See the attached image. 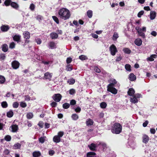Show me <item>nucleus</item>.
Wrapping results in <instances>:
<instances>
[{
    "label": "nucleus",
    "instance_id": "b1692460",
    "mask_svg": "<svg viewBox=\"0 0 157 157\" xmlns=\"http://www.w3.org/2000/svg\"><path fill=\"white\" fill-rule=\"evenodd\" d=\"M50 48L53 49L56 48V45L54 42L53 41L50 42L49 44Z\"/></svg>",
    "mask_w": 157,
    "mask_h": 157
},
{
    "label": "nucleus",
    "instance_id": "a878e982",
    "mask_svg": "<svg viewBox=\"0 0 157 157\" xmlns=\"http://www.w3.org/2000/svg\"><path fill=\"white\" fill-rule=\"evenodd\" d=\"M33 157H38L41 155V153L40 151H35L33 153Z\"/></svg>",
    "mask_w": 157,
    "mask_h": 157
},
{
    "label": "nucleus",
    "instance_id": "f257e3e1",
    "mask_svg": "<svg viewBox=\"0 0 157 157\" xmlns=\"http://www.w3.org/2000/svg\"><path fill=\"white\" fill-rule=\"evenodd\" d=\"M58 14L60 17L64 20L68 19L71 16L69 10L65 8L60 9L58 11Z\"/></svg>",
    "mask_w": 157,
    "mask_h": 157
},
{
    "label": "nucleus",
    "instance_id": "4468645a",
    "mask_svg": "<svg viewBox=\"0 0 157 157\" xmlns=\"http://www.w3.org/2000/svg\"><path fill=\"white\" fill-rule=\"evenodd\" d=\"M53 141L56 143H58L60 142L61 138L58 136L57 135L55 136H54L53 139Z\"/></svg>",
    "mask_w": 157,
    "mask_h": 157
},
{
    "label": "nucleus",
    "instance_id": "2eb2a0df",
    "mask_svg": "<svg viewBox=\"0 0 157 157\" xmlns=\"http://www.w3.org/2000/svg\"><path fill=\"white\" fill-rule=\"evenodd\" d=\"M150 18L151 20H153L155 19L156 16V13L154 11H151L150 13Z\"/></svg>",
    "mask_w": 157,
    "mask_h": 157
},
{
    "label": "nucleus",
    "instance_id": "ea45409f",
    "mask_svg": "<svg viewBox=\"0 0 157 157\" xmlns=\"http://www.w3.org/2000/svg\"><path fill=\"white\" fill-rule=\"evenodd\" d=\"M4 139L7 141H10L11 140V137L9 135H7L4 137Z\"/></svg>",
    "mask_w": 157,
    "mask_h": 157
},
{
    "label": "nucleus",
    "instance_id": "a19ab883",
    "mask_svg": "<svg viewBox=\"0 0 157 157\" xmlns=\"http://www.w3.org/2000/svg\"><path fill=\"white\" fill-rule=\"evenodd\" d=\"M1 106L3 108H6L8 107V104L6 101H4L1 103Z\"/></svg>",
    "mask_w": 157,
    "mask_h": 157
},
{
    "label": "nucleus",
    "instance_id": "e2e57ef3",
    "mask_svg": "<svg viewBox=\"0 0 157 157\" xmlns=\"http://www.w3.org/2000/svg\"><path fill=\"white\" fill-rule=\"evenodd\" d=\"M101 145L103 149H105L107 148V145L106 143H101Z\"/></svg>",
    "mask_w": 157,
    "mask_h": 157
},
{
    "label": "nucleus",
    "instance_id": "9b49d317",
    "mask_svg": "<svg viewBox=\"0 0 157 157\" xmlns=\"http://www.w3.org/2000/svg\"><path fill=\"white\" fill-rule=\"evenodd\" d=\"M149 138L146 135H144L143 137V142L145 144H147L149 140Z\"/></svg>",
    "mask_w": 157,
    "mask_h": 157
},
{
    "label": "nucleus",
    "instance_id": "72a5a7b5",
    "mask_svg": "<svg viewBox=\"0 0 157 157\" xmlns=\"http://www.w3.org/2000/svg\"><path fill=\"white\" fill-rule=\"evenodd\" d=\"M107 105L106 103L104 102H102L100 104V106L101 108L102 109L105 108L106 107Z\"/></svg>",
    "mask_w": 157,
    "mask_h": 157
},
{
    "label": "nucleus",
    "instance_id": "13d9d810",
    "mask_svg": "<svg viewBox=\"0 0 157 157\" xmlns=\"http://www.w3.org/2000/svg\"><path fill=\"white\" fill-rule=\"evenodd\" d=\"M81 108L78 106L75 109V112L78 113H80L81 111Z\"/></svg>",
    "mask_w": 157,
    "mask_h": 157
},
{
    "label": "nucleus",
    "instance_id": "dca6fc26",
    "mask_svg": "<svg viewBox=\"0 0 157 157\" xmlns=\"http://www.w3.org/2000/svg\"><path fill=\"white\" fill-rule=\"evenodd\" d=\"M50 36L52 39H57L58 36L56 33L52 32L50 34Z\"/></svg>",
    "mask_w": 157,
    "mask_h": 157
},
{
    "label": "nucleus",
    "instance_id": "5fc2aeb1",
    "mask_svg": "<svg viewBox=\"0 0 157 157\" xmlns=\"http://www.w3.org/2000/svg\"><path fill=\"white\" fill-rule=\"evenodd\" d=\"M144 13V11L143 10H141L137 14V16L139 17H141L142 15H143Z\"/></svg>",
    "mask_w": 157,
    "mask_h": 157
},
{
    "label": "nucleus",
    "instance_id": "58836bf2",
    "mask_svg": "<svg viewBox=\"0 0 157 157\" xmlns=\"http://www.w3.org/2000/svg\"><path fill=\"white\" fill-rule=\"evenodd\" d=\"M125 68L126 70L128 71H130L131 70V66L130 64H126L125 66Z\"/></svg>",
    "mask_w": 157,
    "mask_h": 157
},
{
    "label": "nucleus",
    "instance_id": "423d86ee",
    "mask_svg": "<svg viewBox=\"0 0 157 157\" xmlns=\"http://www.w3.org/2000/svg\"><path fill=\"white\" fill-rule=\"evenodd\" d=\"M23 35L24 36V38L26 40V41H27V43H28L29 41H28L27 40L29 39L30 38V36L29 32L28 31L24 32L23 33Z\"/></svg>",
    "mask_w": 157,
    "mask_h": 157
},
{
    "label": "nucleus",
    "instance_id": "9d476101",
    "mask_svg": "<svg viewBox=\"0 0 157 157\" xmlns=\"http://www.w3.org/2000/svg\"><path fill=\"white\" fill-rule=\"evenodd\" d=\"M0 28L2 32H6L9 30L10 27L8 25H3Z\"/></svg>",
    "mask_w": 157,
    "mask_h": 157
},
{
    "label": "nucleus",
    "instance_id": "49530a36",
    "mask_svg": "<svg viewBox=\"0 0 157 157\" xmlns=\"http://www.w3.org/2000/svg\"><path fill=\"white\" fill-rule=\"evenodd\" d=\"M39 142L42 144L43 143L45 140L44 137H41L39 139Z\"/></svg>",
    "mask_w": 157,
    "mask_h": 157
},
{
    "label": "nucleus",
    "instance_id": "c03bdc74",
    "mask_svg": "<svg viewBox=\"0 0 157 157\" xmlns=\"http://www.w3.org/2000/svg\"><path fill=\"white\" fill-rule=\"evenodd\" d=\"M79 59L82 60H86L87 59V58L86 56L84 55H81L79 57Z\"/></svg>",
    "mask_w": 157,
    "mask_h": 157
},
{
    "label": "nucleus",
    "instance_id": "ddd939ff",
    "mask_svg": "<svg viewBox=\"0 0 157 157\" xmlns=\"http://www.w3.org/2000/svg\"><path fill=\"white\" fill-rule=\"evenodd\" d=\"M135 91L134 89L132 88H130L128 91V94L130 96H133L134 95Z\"/></svg>",
    "mask_w": 157,
    "mask_h": 157
},
{
    "label": "nucleus",
    "instance_id": "bf43d9fd",
    "mask_svg": "<svg viewBox=\"0 0 157 157\" xmlns=\"http://www.w3.org/2000/svg\"><path fill=\"white\" fill-rule=\"evenodd\" d=\"M35 8V6L32 3L30 4L29 8L32 11H33L34 10Z\"/></svg>",
    "mask_w": 157,
    "mask_h": 157
},
{
    "label": "nucleus",
    "instance_id": "680f3d73",
    "mask_svg": "<svg viewBox=\"0 0 157 157\" xmlns=\"http://www.w3.org/2000/svg\"><path fill=\"white\" fill-rule=\"evenodd\" d=\"M69 93L71 95L74 94L75 93V90L74 89H72L69 90Z\"/></svg>",
    "mask_w": 157,
    "mask_h": 157
},
{
    "label": "nucleus",
    "instance_id": "bb28decb",
    "mask_svg": "<svg viewBox=\"0 0 157 157\" xmlns=\"http://www.w3.org/2000/svg\"><path fill=\"white\" fill-rule=\"evenodd\" d=\"M11 6L15 9H17L19 7V5L14 2H12L11 3Z\"/></svg>",
    "mask_w": 157,
    "mask_h": 157
},
{
    "label": "nucleus",
    "instance_id": "603ef678",
    "mask_svg": "<svg viewBox=\"0 0 157 157\" xmlns=\"http://www.w3.org/2000/svg\"><path fill=\"white\" fill-rule=\"evenodd\" d=\"M57 105V103L56 101H53L50 104V105L52 108L56 107Z\"/></svg>",
    "mask_w": 157,
    "mask_h": 157
},
{
    "label": "nucleus",
    "instance_id": "473e14b6",
    "mask_svg": "<svg viewBox=\"0 0 157 157\" xmlns=\"http://www.w3.org/2000/svg\"><path fill=\"white\" fill-rule=\"evenodd\" d=\"M70 104L67 103H65L63 105V109H67L69 108Z\"/></svg>",
    "mask_w": 157,
    "mask_h": 157
},
{
    "label": "nucleus",
    "instance_id": "774afa93",
    "mask_svg": "<svg viewBox=\"0 0 157 157\" xmlns=\"http://www.w3.org/2000/svg\"><path fill=\"white\" fill-rule=\"evenodd\" d=\"M115 84H113L112 82L110 83L107 86V88L110 87H114Z\"/></svg>",
    "mask_w": 157,
    "mask_h": 157
},
{
    "label": "nucleus",
    "instance_id": "39448f33",
    "mask_svg": "<svg viewBox=\"0 0 157 157\" xmlns=\"http://www.w3.org/2000/svg\"><path fill=\"white\" fill-rule=\"evenodd\" d=\"M20 65V63L16 60L13 61L11 63L12 67L14 69H17L19 67Z\"/></svg>",
    "mask_w": 157,
    "mask_h": 157
},
{
    "label": "nucleus",
    "instance_id": "cd10ccee",
    "mask_svg": "<svg viewBox=\"0 0 157 157\" xmlns=\"http://www.w3.org/2000/svg\"><path fill=\"white\" fill-rule=\"evenodd\" d=\"M13 146L15 149H20L21 148V145L20 144L17 143L15 144Z\"/></svg>",
    "mask_w": 157,
    "mask_h": 157
},
{
    "label": "nucleus",
    "instance_id": "1a4fd4ad",
    "mask_svg": "<svg viewBox=\"0 0 157 157\" xmlns=\"http://www.w3.org/2000/svg\"><path fill=\"white\" fill-rule=\"evenodd\" d=\"M13 38L14 41L19 42L20 41L21 36L20 35L16 34L13 37Z\"/></svg>",
    "mask_w": 157,
    "mask_h": 157
},
{
    "label": "nucleus",
    "instance_id": "f704fd0d",
    "mask_svg": "<svg viewBox=\"0 0 157 157\" xmlns=\"http://www.w3.org/2000/svg\"><path fill=\"white\" fill-rule=\"evenodd\" d=\"M11 2L12 1L11 0H6L4 2V4L6 6H8L10 5H11Z\"/></svg>",
    "mask_w": 157,
    "mask_h": 157
},
{
    "label": "nucleus",
    "instance_id": "4be33fe9",
    "mask_svg": "<svg viewBox=\"0 0 157 157\" xmlns=\"http://www.w3.org/2000/svg\"><path fill=\"white\" fill-rule=\"evenodd\" d=\"M2 50L4 52H6L8 50V46L6 44H3L2 45Z\"/></svg>",
    "mask_w": 157,
    "mask_h": 157
},
{
    "label": "nucleus",
    "instance_id": "a18cd8bd",
    "mask_svg": "<svg viewBox=\"0 0 157 157\" xmlns=\"http://www.w3.org/2000/svg\"><path fill=\"white\" fill-rule=\"evenodd\" d=\"M6 55L4 53H1L0 54V59L1 60H4L6 58Z\"/></svg>",
    "mask_w": 157,
    "mask_h": 157
},
{
    "label": "nucleus",
    "instance_id": "2f4dec72",
    "mask_svg": "<svg viewBox=\"0 0 157 157\" xmlns=\"http://www.w3.org/2000/svg\"><path fill=\"white\" fill-rule=\"evenodd\" d=\"M75 82V80L73 78H71L69 79L67 81V82L69 83L70 85H73Z\"/></svg>",
    "mask_w": 157,
    "mask_h": 157
},
{
    "label": "nucleus",
    "instance_id": "0eeeda50",
    "mask_svg": "<svg viewBox=\"0 0 157 157\" xmlns=\"http://www.w3.org/2000/svg\"><path fill=\"white\" fill-rule=\"evenodd\" d=\"M88 147L90 150L93 151H95L97 145L93 143H91L90 145H88Z\"/></svg>",
    "mask_w": 157,
    "mask_h": 157
},
{
    "label": "nucleus",
    "instance_id": "7ed1b4c3",
    "mask_svg": "<svg viewBox=\"0 0 157 157\" xmlns=\"http://www.w3.org/2000/svg\"><path fill=\"white\" fill-rule=\"evenodd\" d=\"M109 50L111 54L113 56H115L118 52L116 46L114 44H112L110 46Z\"/></svg>",
    "mask_w": 157,
    "mask_h": 157
},
{
    "label": "nucleus",
    "instance_id": "8fccbe9b",
    "mask_svg": "<svg viewBox=\"0 0 157 157\" xmlns=\"http://www.w3.org/2000/svg\"><path fill=\"white\" fill-rule=\"evenodd\" d=\"M15 44L14 42L10 43L9 45V48L11 49L14 48L15 47Z\"/></svg>",
    "mask_w": 157,
    "mask_h": 157
},
{
    "label": "nucleus",
    "instance_id": "a211bd4d",
    "mask_svg": "<svg viewBox=\"0 0 157 157\" xmlns=\"http://www.w3.org/2000/svg\"><path fill=\"white\" fill-rule=\"evenodd\" d=\"M44 77L46 79H48L50 80H51L52 75L48 72H46L44 75Z\"/></svg>",
    "mask_w": 157,
    "mask_h": 157
},
{
    "label": "nucleus",
    "instance_id": "5701e85b",
    "mask_svg": "<svg viewBox=\"0 0 157 157\" xmlns=\"http://www.w3.org/2000/svg\"><path fill=\"white\" fill-rule=\"evenodd\" d=\"M86 123L87 126H91L93 124L94 121L91 119L89 118L86 121Z\"/></svg>",
    "mask_w": 157,
    "mask_h": 157
},
{
    "label": "nucleus",
    "instance_id": "c85d7f7f",
    "mask_svg": "<svg viewBox=\"0 0 157 157\" xmlns=\"http://www.w3.org/2000/svg\"><path fill=\"white\" fill-rule=\"evenodd\" d=\"M124 53L127 54H129L131 52V50L128 48H124L123 50Z\"/></svg>",
    "mask_w": 157,
    "mask_h": 157
},
{
    "label": "nucleus",
    "instance_id": "393cba45",
    "mask_svg": "<svg viewBox=\"0 0 157 157\" xmlns=\"http://www.w3.org/2000/svg\"><path fill=\"white\" fill-rule=\"evenodd\" d=\"M96 155V153L94 152H89L87 153L86 157H94Z\"/></svg>",
    "mask_w": 157,
    "mask_h": 157
},
{
    "label": "nucleus",
    "instance_id": "4d7b16f0",
    "mask_svg": "<svg viewBox=\"0 0 157 157\" xmlns=\"http://www.w3.org/2000/svg\"><path fill=\"white\" fill-rule=\"evenodd\" d=\"M76 104V101L75 100L72 99L70 101V105H74Z\"/></svg>",
    "mask_w": 157,
    "mask_h": 157
},
{
    "label": "nucleus",
    "instance_id": "c9c22d12",
    "mask_svg": "<svg viewBox=\"0 0 157 157\" xmlns=\"http://www.w3.org/2000/svg\"><path fill=\"white\" fill-rule=\"evenodd\" d=\"M33 117V114L32 113L29 112L27 113L26 117L27 119H31Z\"/></svg>",
    "mask_w": 157,
    "mask_h": 157
},
{
    "label": "nucleus",
    "instance_id": "864d4df0",
    "mask_svg": "<svg viewBox=\"0 0 157 157\" xmlns=\"http://www.w3.org/2000/svg\"><path fill=\"white\" fill-rule=\"evenodd\" d=\"M72 61V59L70 57H68L66 59V63L67 64L70 63Z\"/></svg>",
    "mask_w": 157,
    "mask_h": 157
},
{
    "label": "nucleus",
    "instance_id": "37998d69",
    "mask_svg": "<svg viewBox=\"0 0 157 157\" xmlns=\"http://www.w3.org/2000/svg\"><path fill=\"white\" fill-rule=\"evenodd\" d=\"M52 18L54 21L57 24L59 23V21L58 18L56 16H52Z\"/></svg>",
    "mask_w": 157,
    "mask_h": 157
},
{
    "label": "nucleus",
    "instance_id": "052dcab7",
    "mask_svg": "<svg viewBox=\"0 0 157 157\" xmlns=\"http://www.w3.org/2000/svg\"><path fill=\"white\" fill-rule=\"evenodd\" d=\"M94 70L95 72L98 73L101 72L100 70L97 67H94Z\"/></svg>",
    "mask_w": 157,
    "mask_h": 157
},
{
    "label": "nucleus",
    "instance_id": "338daca9",
    "mask_svg": "<svg viewBox=\"0 0 157 157\" xmlns=\"http://www.w3.org/2000/svg\"><path fill=\"white\" fill-rule=\"evenodd\" d=\"M55 153V151L53 150H50L49 151V154L50 155L52 156Z\"/></svg>",
    "mask_w": 157,
    "mask_h": 157
},
{
    "label": "nucleus",
    "instance_id": "6ab92c4d",
    "mask_svg": "<svg viewBox=\"0 0 157 157\" xmlns=\"http://www.w3.org/2000/svg\"><path fill=\"white\" fill-rule=\"evenodd\" d=\"M142 40L140 39H137L135 41V44L138 46H140L142 44Z\"/></svg>",
    "mask_w": 157,
    "mask_h": 157
},
{
    "label": "nucleus",
    "instance_id": "09e8293b",
    "mask_svg": "<svg viewBox=\"0 0 157 157\" xmlns=\"http://www.w3.org/2000/svg\"><path fill=\"white\" fill-rule=\"evenodd\" d=\"M19 106V103L17 102H15L13 103V106L14 108H17Z\"/></svg>",
    "mask_w": 157,
    "mask_h": 157
},
{
    "label": "nucleus",
    "instance_id": "6e6552de",
    "mask_svg": "<svg viewBox=\"0 0 157 157\" xmlns=\"http://www.w3.org/2000/svg\"><path fill=\"white\" fill-rule=\"evenodd\" d=\"M107 91L111 92L112 94H116L117 93V90L114 87L108 88Z\"/></svg>",
    "mask_w": 157,
    "mask_h": 157
},
{
    "label": "nucleus",
    "instance_id": "de8ad7c7",
    "mask_svg": "<svg viewBox=\"0 0 157 157\" xmlns=\"http://www.w3.org/2000/svg\"><path fill=\"white\" fill-rule=\"evenodd\" d=\"M63 135L64 132L63 131H60L58 133L57 136L61 138L63 136Z\"/></svg>",
    "mask_w": 157,
    "mask_h": 157
},
{
    "label": "nucleus",
    "instance_id": "3c124183",
    "mask_svg": "<svg viewBox=\"0 0 157 157\" xmlns=\"http://www.w3.org/2000/svg\"><path fill=\"white\" fill-rule=\"evenodd\" d=\"M66 69L67 71H71L72 70V68L71 67V65L69 64L67 66Z\"/></svg>",
    "mask_w": 157,
    "mask_h": 157
},
{
    "label": "nucleus",
    "instance_id": "f03ea898",
    "mask_svg": "<svg viewBox=\"0 0 157 157\" xmlns=\"http://www.w3.org/2000/svg\"><path fill=\"white\" fill-rule=\"evenodd\" d=\"M122 130L121 125L119 123H115L112 127L111 131L113 134H119L121 132Z\"/></svg>",
    "mask_w": 157,
    "mask_h": 157
},
{
    "label": "nucleus",
    "instance_id": "f3484780",
    "mask_svg": "<svg viewBox=\"0 0 157 157\" xmlns=\"http://www.w3.org/2000/svg\"><path fill=\"white\" fill-rule=\"evenodd\" d=\"M129 80L131 81L136 80V76L132 73H131L129 75Z\"/></svg>",
    "mask_w": 157,
    "mask_h": 157
},
{
    "label": "nucleus",
    "instance_id": "4c0bfd02",
    "mask_svg": "<svg viewBox=\"0 0 157 157\" xmlns=\"http://www.w3.org/2000/svg\"><path fill=\"white\" fill-rule=\"evenodd\" d=\"M118 37V34L116 33H114L112 37V39L113 40H116Z\"/></svg>",
    "mask_w": 157,
    "mask_h": 157
},
{
    "label": "nucleus",
    "instance_id": "6e6d98bb",
    "mask_svg": "<svg viewBox=\"0 0 157 157\" xmlns=\"http://www.w3.org/2000/svg\"><path fill=\"white\" fill-rule=\"evenodd\" d=\"M20 106L22 108H25L27 106L26 104L24 102H21L20 103Z\"/></svg>",
    "mask_w": 157,
    "mask_h": 157
},
{
    "label": "nucleus",
    "instance_id": "412c9836",
    "mask_svg": "<svg viewBox=\"0 0 157 157\" xmlns=\"http://www.w3.org/2000/svg\"><path fill=\"white\" fill-rule=\"evenodd\" d=\"M132 98H130V102L132 103H136L138 102V100L137 98H136V96H133Z\"/></svg>",
    "mask_w": 157,
    "mask_h": 157
},
{
    "label": "nucleus",
    "instance_id": "c756f323",
    "mask_svg": "<svg viewBox=\"0 0 157 157\" xmlns=\"http://www.w3.org/2000/svg\"><path fill=\"white\" fill-rule=\"evenodd\" d=\"M6 81V78L4 76L0 75V84H3Z\"/></svg>",
    "mask_w": 157,
    "mask_h": 157
},
{
    "label": "nucleus",
    "instance_id": "69168bd1",
    "mask_svg": "<svg viewBox=\"0 0 157 157\" xmlns=\"http://www.w3.org/2000/svg\"><path fill=\"white\" fill-rule=\"evenodd\" d=\"M149 121L147 120L143 124V126L145 127H146L147 125L148 124Z\"/></svg>",
    "mask_w": 157,
    "mask_h": 157
},
{
    "label": "nucleus",
    "instance_id": "f8f14e48",
    "mask_svg": "<svg viewBox=\"0 0 157 157\" xmlns=\"http://www.w3.org/2000/svg\"><path fill=\"white\" fill-rule=\"evenodd\" d=\"M12 132H16L18 129V127L17 125L13 124L11 126Z\"/></svg>",
    "mask_w": 157,
    "mask_h": 157
},
{
    "label": "nucleus",
    "instance_id": "e433bc0d",
    "mask_svg": "<svg viewBox=\"0 0 157 157\" xmlns=\"http://www.w3.org/2000/svg\"><path fill=\"white\" fill-rule=\"evenodd\" d=\"M138 33L139 36H141L143 38L145 37V34L141 31V29H140V31H138Z\"/></svg>",
    "mask_w": 157,
    "mask_h": 157
},
{
    "label": "nucleus",
    "instance_id": "7c9ffc66",
    "mask_svg": "<svg viewBox=\"0 0 157 157\" xmlns=\"http://www.w3.org/2000/svg\"><path fill=\"white\" fill-rule=\"evenodd\" d=\"M71 117L72 119L75 121L77 120L78 119L79 117L78 115L75 113L72 114Z\"/></svg>",
    "mask_w": 157,
    "mask_h": 157
},
{
    "label": "nucleus",
    "instance_id": "aec40b11",
    "mask_svg": "<svg viewBox=\"0 0 157 157\" xmlns=\"http://www.w3.org/2000/svg\"><path fill=\"white\" fill-rule=\"evenodd\" d=\"M13 112L12 110H10L9 111L6 113L7 116L9 118L12 117L13 116Z\"/></svg>",
    "mask_w": 157,
    "mask_h": 157
},
{
    "label": "nucleus",
    "instance_id": "79ce46f5",
    "mask_svg": "<svg viewBox=\"0 0 157 157\" xmlns=\"http://www.w3.org/2000/svg\"><path fill=\"white\" fill-rule=\"evenodd\" d=\"M87 15L89 18H91L92 16L93 12L91 10H89L87 12Z\"/></svg>",
    "mask_w": 157,
    "mask_h": 157
},
{
    "label": "nucleus",
    "instance_id": "20e7f679",
    "mask_svg": "<svg viewBox=\"0 0 157 157\" xmlns=\"http://www.w3.org/2000/svg\"><path fill=\"white\" fill-rule=\"evenodd\" d=\"M62 96L60 94H54L52 97L53 100L56 102H59L61 99Z\"/></svg>",
    "mask_w": 157,
    "mask_h": 157
},
{
    "label": "nucleus",
    "instance_id": "0e129e2a",
    "mask_svg": "<svg viewBox=\"0 0 157 157\" xmlns=\"http://www.w3.org/2000/svg\"><path fill=\"white\" fill-rule=\"evenodd\" d=\"M42 18V17L40 15H38L36 17V19L37 20H38L39 21H41Z\"/></svg>",
    "mask_w": 157,
    "mask_h": 157
}]
</instances>
